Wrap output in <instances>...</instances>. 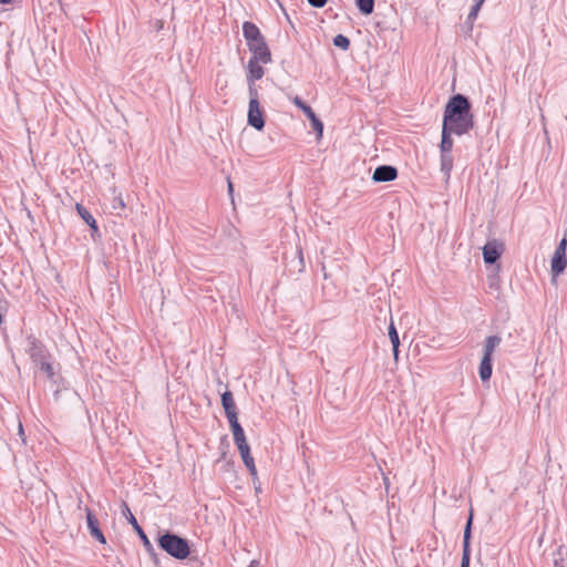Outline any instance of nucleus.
Wrapping results in <instances>:
<instances>
[{
	"label": "nucleus",
	"mask_w": 567,
	"mask_h": 567,
	"mask_svg": "<svg viewBox=\"0 0 567 567\" xmlns=\"http://www.w3.org/2000/svg\"><path fill=\"white\" fill-rule=\"evenodd\" d=\"M474 115L467 96L452 95L445 104L442 126L454 130L457 136L467 134L474 127Z\"/></svg>",
	"instance_id": "obj_1"
},
{
	"label": "nucleus",
	"mask_w": 567,
	"mask_h": 567,
	"mask_svg": "<svg viewBox=\"0 0 567 567\" xmlns=\"http://www.w3.org/2000/svg\"><path fill=\"white\" fill-rule=\"evenodd\" d=\"M243 35L251 56H256L261 60L262 64L271 62V52L266 39L254 22L245 21L243 23Z\"/></svg>",
	"instance_id": "obj_2"
},
{
	"label": "nucleus",
	"mask_w": 567,
	"mask_h": 567,
	"mask_svg": "<svg viewBox=\"0 0 567 567\" xmlns=\"http://www.w3.org/2000/svg\"><path fill=\"white\" fill-rule=\"evenodd\" d=\"M157 544L162 550L178 560L186 559L190 554L188 540L168 530L158 535Z\"/></svg>",
	"instance_id": "obj_3"
},
{
	"label": "nucleus",
	"mask_w": 567,
	"mask_h": 567,
	"mask_svg": "<svg viewBox=\"0 0 567 567\" xmlns=\"http://www.w3.org/2000/svg\"><path fill=\"white\" fill-rule=\"evenodd\" d=\"M472 525H473V511L470 512V516L467 518V522H466V525L464 528L461 567H470V564H471Z\"/></svg>",
	"instance_id": "obj_4"
},
{
	"label": "nucleus",
	"mask_w": 567,
	"mask_h": 567,
	"mask_svg": "<svg viewBox=\"0 0 567 567\" xmlns=\"http://www.w3.org/2000/svg\"><path fill=\"white\" fill-rule=\"evenodd\" d=\"M504 251V244L493 239L488 240L483 247V259L487 265H494Z\"/></svg>",
	"instance_id": "obj_5"
},
{
	"label": "nucleus",
	"mask_w": 567,
	"mask_h": 567,
	"mask_svg": "<svg viewBox=\"0 0 567 567\" xmlns=\"http://www.w3.org/2000/svg\"><path fill=\"white\" fill-rule=\"evenodd\" d=\"M123 514L124 516H126L128 523L132 525L133 529L136 532V534L138 535L140 539L142 540V544L146 550V553H151L153 551V544L151 543V540L148 539L147 535L145 534V532L143 530V528L140 526L137 519L135 518V516L132 514L130 507L127 506L126 503H123Z\"/></svg>",
	"instance_id": "obj_6"
},
{
	"label": "nucleus",
	"mask_w": 567,
	"mask_h": 567,
	"mask_svg": "<svg viewBox=\"0 0 567 567\" xmlns=\"http://www.w3.org/2000/svg\"><path fill=\"white\" fill-rule=\"evenodd\" d=\"M221 405L224 408L225 415L229 422V426L240 424L238 422L237 408L234 401L233 393L230 391H225L221 394Z\"/></svg>",
	"instance_id": "obj_7"
},
{
	"label": "nucleus",
	"mask_w": 567,
	"mask_h": 567,
	"mask_svg": "<svg viewBox=\"0 0 567 567\" xmlns=\"http://www.w3.org/2000/svg\"><path fill=\"white\" fill-rule=\"evenodd\" d=\"M247 123L257 131H262L265 127L264 112L260 103H249Z\"/></svg>",
	"instance_id": "obj_8"
},
{
	"label": "nucleus",
	"mask_w": 567,
	"mask_h": 567,
	"mask_svg": "<svg viewBox=\"0 0 567 567\" xmlns=\"http://www.w3.org/2000/svg\"><path fill=\"white\" fill-rule=\"evenodd\" d=\"M235 444L237 445V449L239 451V454L241 458H248L250 456V447L246 441L244 429L240 424H236L234 426H230Z\"/></svg>",
	"instance_id": "obj_9"
},
{
	"label": "nucleus",
	"mask_w": 567,
	"mask_h": 567,
	"mask_svg": "<svg viewBox=\"0 0 567 567\" xmlns=\"http://www.w3.org/2000/svg\"><path fill=\"white\" fill-rule=\"evenodd\" d=\"M28 353L31 360L38 365L45 361L49 357L45 347L35 338L29 339Z\"/></svg>",
	"instance_id": "obj_10"
},
{
	"label": "nucleus",
	"mask_w": 567,
	"mask_h": 567,
	"mask_svg": "<svg viewBox=\"0 0 567 567\" xmlns=\"http://www.w3.org/2000/svg\"><path fill=\"white\" fill-rule=\"evenodd\" d=\"M398 177V169L392 165L378 166L372 175L375 183H384L394 181Z\"/></svg>",
	"instance_id": "obj_11"
},
{
	"label": "nucleus",
	"mask_w": 567,
	"mask_h": 567,
	"mask_svg": "<svg viewBox=\"0 0 567 567\" xmlns=\"http://www.w3.org/2000/svg\"><path fill=\"white\" fill-rule=\"evenodd\" d=\"M85 512H86L87 528L90 530L91 536L93 538H95L99 543L105 544L106 538L99 526L97 518L95 517V515L93 514V512L90 508H85Z\"/></svg>",
	"instance_id": "obj_12"
},
{
	"label": "nucleus",
	"mask_w": 567,
	"mask_h": 567,
	"mask_svg": "<svg viewBox=\"0 0 567 567\" xmlns=\"http://www.w3.org/2000/svg\"><path fill=\"white\" fill-rule=\"evenodd\" d=\"M260 64H262L261 60L250 56L247 65V82H256L265 75V70Z\"/></svg>",
	"instance_id": "obj_13"
},
{
	"label": "nucleus",
	"mask_w": 567,
	"mask_h": 567,
	"mask_svg": "<svg viewBox=\"0 0 567 567\" xmlns=\"http://www.w3.org/2000/svg\"><path fill=\"white\" fill-rule=\"evenodd\" d=\"M301 110L309 118L312 130L317 133L318 137L322 136L323 133V123L316 115L315 111L307 104H301Z\"/></svg>",
	"instance_id": "obj_14"
},
{
	"label": "nucleus",
	"mask_w": 567,
	"mask_h": 567,
	"mask_svg": "<svg viewBox=\"0 0 567 567\" xmlns=\"http://www.w3.org/2000/svg\"><path fill=\"white\" fill-rule=\"evenodd\" d=\"M452 135H457V132L446 126H442V136L440 143V152L441 153H452L454 141Z\"/></svg>",
	"instance_id": "obj_15"
},
{
	"label": "nucleus",
	"mask_w": 567,
	"mask_h": 567,
	"mask_svg": "<svg viewBox=\"0 0 567 567\" xmlns=\"http://www.w3.org/2000/svg\"><path fill=\"white\" fill-rule=\"evenodd\" d=\"M567 267V257H563L560 255H555L550 261V272L553 277H558L561 275Z\"/></svg>",
	"instance_id": "obj_16"
},
{
	"label": "nucleus",
	"mask_w": 567,
	"mask_h": 567,
	"mask_svg": "<svg viewBox=\"0 0 567 567\" xmlns=\"http://www.w3.org/2000/svg\"><path fill=\"white\" fill-rule=\"evenodd\" d=\"M493 372V358L482 357L478 374L483 382H486L491 379Z\"/></svg>",
	"instance_id": "obj_17"
},
{
	"label": "nucleus",
	"mask_w": 567,
	"mask_h": 567,
	"mask_svg": "<svg viewBox=\"0 0 567 567\" xmlns=\"http://www.w3.org/2000/svg\"><path fill=\"white\" fill-rule=\"evenodd\" d=\"M502 338L499 336H488L484 340L483 344V355L493 358V353L496 348L501 344Z\"/></svg>",
	"instance_id": "obj_18"
},
{
	"label": "nucleus",
	"mask_w": 567,
	"mask_h": 567,
	"mask_svg": "<svg viewBox=\"0 0 567 567\" xmlns=\"http://www.w3.org/2000/svg\"><path fill=\"white\" fill-rule=\"evenodd\" d=\"M388 334H389L390 341L392 343L393 357H394V360L396 361L399 358L400 338H399V333H398V330H396L393 321H391V323L388 328Z\"/></svg>",
	"instance_id": "obj_19"
},
{
	"label": "nucleus",
	"mask_w": 567,
	"mask_h": 567,
	"mask_svg": "<svg viewBox=\"0 0 567 567\" xmlns=\"http://www.w3.org/2000/svg\"><path fill=\"white\" fill-rule=\"evenodd\" d=\"M441 172L450 178L451 172L453 169V156L452 153H441Z\"/></svg>",
	"instance_id": "obj_20"
},
{
	"label": "nucleus",
	"mask_w": 567,
	"mask_h": 567,
	"mask_svg": "<svg viewBox=\"0 0 567 567\" xmlns=\"http://www.w3.org/2000/svg\"><path fill=\"white\" fill-rule=\"evenodd\" d=\"M76 210L81 218L91 227L93 230H97V224L91 213L81 204H76Z\"/></svg>",
	"instance_id": "obj_21"
},
{
	"label": "nucleus",
	"mask_w": 567,
	"mask_h": 567,
	"mask_svg": "<svg viewBox=\"0 0 567 567\" xmlns=\"http://www.w3.org/2000/svg\"><path fill=\"white\" fill-rule=\"evenodd\" d=\"M355 6L362 14L369 16L374 10V0H355Z\"/></svg>",
	"instance_id": "obj_22"
},
{
	"label": "nucleus",
	"mask_w": 567,
	"mask_h": 567,
	"mask_svg": "<svg viewBox=\"0 0 567 567\" xmlns=\"http://www.w3.org/2000/svg\"><path fill=\"white\" fill-rule=\"evenodd\" d=\"M481 8H482V6H480L477 3H473V6L471 7V10H470V12L467 14V19H466V24L468 25L470 30L473 29V23L476 20Z\"/></svg>",
	"instance_id": "obj_23"
},
{
	"label": "nucleus",
	"mask_w": 567,
	"mask_h": 567,
	"mask_svg": "<svg viewBox=\"0 0 567 567\" xmlns=\"http://www.w3.org/2000/svg\"><path fill=\"white\" fill-rule=\"evenodd\" d=\"M333 44L337 47V48H340L342 49L343 51H347L349 48H350V40L348 37L343 35V34H337L334 38H333Z\"/></svg>",
	"instance_id": "obj_24"
},
{
	"label": "nucleus",
	"mask_w": 567,
	"mask_h": 567,
	"mask_svg": "<svg viewBox=\"0 0 567 567\" xmlns=\"http://www.w3.org/2000/svg\"><path fill=\"white\" fill-rule=\"evenodd\" d=\"M247 83H248L249 103H260L258 85L256 84V82H247Z\"/></svg>",
	"instance_id": "obj_25"
},
{
	"label": "nucleus",
	"mask_w": 567,
	"mask_h": 567,
	"mask_svg": "<svg viewBox=\"0 0 567 567\" xmlns=\"http://www.w3.org/2000/svg\"><path fill=\"white\" fill-rule=\"evenodd\" d=\"M245 466L247 467L250 475L255 478L257 476V468L255 465L254 457L250 455L248 458H243Z\"/></svg>",
	"instance_id": "obj_26"
},
{
	"label": "nucleus",
	"mask_w": 567,
	"mask_h": 567,
	"mask_svg": "<svg viewBox=\"0 0 567 567\" xmlns=\"http://www.w3.org/2000/svg\"><path fill=\"white\" fill-rule=\"evenodd\" d=\"M40 367V369L47 374V377L49 379H52L53 375H54V370H53V365L49 362V360L47 359L45 361L41 362L40 364H38Z\"/></svg>",
	"instance_id": "obj_27"
},
{
	"label": "nucleus",
	"mask_w": 567,
	"mask_h": 567,
	"mask_svg": "<svg viewBox=\"0 0 567 567\" xmlns=\"http://www.w3.org/2000/svg\"><path fill=\"white\" fill-rule=\"evenodd\" d=\"M566 249H567V239H566V237H564V238L559 241V244H558V246L556 247V249H555V252H554V254H555V255H560V256H563V257H566Z\"/></svg>",
	"instance_id": "obj_28"
},
{
	"label": "nucleus",
	"mask_w": 567,
	"mask_h": 567,
	"mask_svg": "<svg viewBox=\"0 0 567 567\" xmlns=\"http://www.w3.org/2000/svg\"><path fill=\"white\" fill-rule=\"evenodd\" d=\"M124 208H125V203H124L122 196H116L113 200V209L123 210Z\"/></svg>",
	"instance_id": "obj_29"
},
{
	"label": "nucleus",
	"mask_w": 567,
	"mask_h": 567,
	"mask_svg": "<svg viewBox=\"0 0 567 567\" xmlns=\"http://www.w3.org/2000/svg\"><path fill=\"white\" fill-rule=\"evenodd\" d=\"M308 3L313 8H323L328 0H307Z\"/></svg>",
	"instance_id": "obj_30"
},
{
	"label": "nucleus",
	"mask_w": 567,
	"mask_h": 567,
	"mask_svg": "<svg viewBox=\"0 0 567 567\" xmlns=\"http://www.w3.org/2000/svg\"><path fill=\"white\" fill-rule=\"evenodd\" d=\"M147 554L151 556V558H152V560L154 561V564H155L156 566H159V559H158V556H157V554H156L155 549L153 548V551L147 553Z\"/></svg>",
	"instance_id": "obj_31"
},
{
	"label": "nucleus",
	"mask_w": 567,
	"mask_h": 567,
	"mask_svg": "<svg viewBox=\"0 0 567 567\" xmlns=\"http://www.w3.org/2000/svg\"><path fill=\"white\" fill-rule=\"evenodd\" d=\"M295 104L298 105L301 109V104H305L300 97L295 99Z\"/></svg>",
	"instance_id": "obj_32"
},
{
	"label": "nucleus",
	"mask_w": 567,
	"mask_h": 567,
	"mask_svg": "<svg viewBox=\"0 0 567 567\" xmlns=\"http://www.w3.org/2000/svg\"><path fill=\"white\" fill-rule=\"evenodd\" d=\"M13 0H0V3L2 4H10Z\"/></svg>",
	"instance_id": "obj_33"
},
{
	"label": "nucleus",
	"mask_w": 567,
	"mask_h": 567,
	"mask_svg": "<svg viewBox=\"0 0 567 567\" xmlns=\"http://www.w3.org/2000/svg\"><path fill=\"white\" fill-rule=\"evenodd\" d=\"M485 0H473V3H477L480 6H483Z\"/></svg>",
	"instance_id": "obj_34"
},
{
	"label": "nucleus",
	"mask_w": 567,
	"mask_h": 567,
	"mask_svg": "<svg viewBox=\"0 0 567 567\" xmlns=\"http://www.w3.org/2000/svg\"><path fill=\"white\" fill-rule=\"evenodd\" d=\"M228 190H229V193H233V184L229 181H228Z\"/></svg>",
	"instance_id": "obj_35"
}]
</instances>
